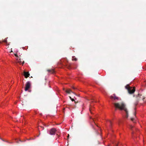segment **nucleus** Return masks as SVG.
Segmentation results:
<instances>
[{
	"instance_id": "f257e3e1",
	"label": "nucleus",
	"mask_w": 146,
	"mask_h": 146,
	"mask_svg": "<svg viewBox=\"0 0 146 146\" xmlns=\"http://www.w3.org/2000/svg\"><path fill=\"white\" fill-rule=\"evenodd\" d=\"M115 106L117 108H119L121 110H124L125 112L126 115V117H128V112L127 109L125 107V104L123 103L119 104V103H115L114 104Z\"/></svg>"
},
{
	"instance_id": "f03ea898",
	"label": "nucleus",
	"mask_w": 146,
	"mask_h": 146,
	"mask_svg": "<svg viewBox=\"0 0 146 146\" xmlns=\"http://www.w3.org/2000/svg\"><path fill=\"white\" fill-rule=\"evenodd\" d=\"M145 97L143 96L142 95L138 94L136 96L135 98V102L134 103L135 106H136L138 104V102L141 100H143V101H144Z\"/></svg>"
},
{
	"instance_id": "7ed1b4c3",
	"label": "nucleus",
	"mask_w": 146,
	"mask_h": 146,
	"mask_svg": "<svg viewBox=\"0 0 146 146\" xmlns=\"http://www.w3.org/2000/svg\"><path fill=\"white\" fill-rule=\"evenodd\" d=\"M125 88L127 90L128 92L130 94H133L135 91V88H132L130 87L128 85L126 86Z\"/></svg>"
},
{
	"instance_id": "20e7f679",
	"label": "nucleus",
	"mask_w": 146,
	"mask_h": 146,
	"mask_svg": "<svg viewBox=\"0 0 146 146\" xmlns=\"http://www.w3.org/2000/svg\"><path fill=\"white\" fill-rule=\"evenodd\" d=\"M31 86V83L30 81H28L26 82L25 87V91H26L29 89Z\"/></svg>"
},
{
	"instance_id": "39448f33",
	"label": "nucleus",
	"mask_w": 146,
	"mask_h": 146,
	"mask_svg": "<svg viewBox=\"0 0 146 146\" xmlns=\"http://www.w3.org/2000/svg\"><path fill=\"white\" fill-rule=\"evenodd\" d=\"M56 130L54 128H53L50 129L49 133L51 135H54L56 132Z\"/></svg>"
},
{
	"instance_id": "423d86ee",
	"label": "nucleus",
	"mask_w": 146,
	"mask_h": 146,
	"mask_svg": "<svg viewBox=\"0 0 146 146\" xmlns=\"http://www.w3.org/2000/svg\"><path fill=\"white\" fill-rule=\"evenodd\" d=\"M110 98L111 100H118L119 99V98L117 97L115 94H113L110 97Z\"/></svg>"
},
{
	"instance_id": "0eeeda50",
	"label": "nucleus",
	"mask_w": 146,
	"mask_h": 146,
	"mask_svg": "<svg viewBox=\"0 0 146 146\" xmlns=\"http://www.w3.org/2000/svg\"><path fill=\"white\" fill-rule=\"evenodd\" d=\"M23 73L24 76L26 78H27L28 77H29V76L30 75V74L29 73V72H26L25 71H24Z\"/></svg>"
},
{
	"instance_id": "6e6552de",
	"label": "nucleus",
	"mask_w": 146,
	"mask_h": 146,
	"mask_svg": "<svg viewBox=\"0 0 146 146\" xmlns=\"http://www.w3.org/2000/svg\"><path fill=\"white\" fill-rule=\"evenodd\" d=\"M64 90H65V92L68 94H70L71 93H72L76 95L75 93H74V92H72V91L70 89H67L66 90H65V89H64Z\"/></svg>"
},
{
	"instance_id": "1a4fd4ad",
	"label": "nucleus",
	"mask_w": 146,
	"mask_h": 146,
	"mask_svg": "<svg viewBox=\"0 0 146 146\" xmlns=\"http://www.w3.org/2000/svg\"><path fill=\"white\" fill-rule=\"evenodd\" d=\"M47 71L51 73V74H54L55 72L53 69H48L47 70Z\"/></svg>"
},
{
	"instance_id": "9d476101",
	"label": "nucleus",
	"mask_w": 146,
	"mask_h": 146,
	"mask_svg": "<svg viewBox=\"0 0 146 146\" xmlns=\"http://www.w3.org/2000/svg\"><path fill=\"white\" fill-rule=\"evenodd\" d=\"M134 128V126L132 125H130V128L132 130V134H133L135 133V131L133 130V128Z\"/></svg>"
},
{
	"instance_id": "9b49d317",
	"label": "nucleus",
	"mask_w": 146,
	"mask_h": 146,
	"mask_svg": "<svg viewBox=\"0 0 146 146\" xmlns=\"http://www.w3.org/2000/svg\"><path fill=\"white\" fill-rule=\"evenodd\" d=\"M18 63H19L20 64H21V63L22 64V65H23V64L24 63V61H23V62H22L21 61V59L19 58V60H18Z\"/></svg>"
},
{
	"instance_id": "f8f14e48",
	"label": "nucleus",
	"mask_w": 146,
	"mask_h": 146,
	"mask_svg": "<svg viewBox=\"0 0 146 146\" xmlns=\"http://www.w3.org/2000/svg\"><path fill=\"white\" fill-rule=\"evenodd\" d=\"M72 60L76 61L77 60V59L75 57V56H73L72 57Z\"/></svg>"
},
{
	"instance_id": "ddd939ff",
	"label": "nucleus",
	"mask_w": 146,
	"mask_h": 146,
	"mask_svg": "<svg viewBox=\"0 0 146 146\" xmlns=\"http://www.w3.org/2000/svg\"><path fill=\"white\" fill-rule=\"evenodd\" d=\"M91 100V102H96L94 100V98L92 99Z\"/></svg>"
},
{
	"instance_id": "4468645a",
	"label": "nucleus",
	"mask_w": 146,
	"mask_h": 146,
	"mask_svg": "<svg viewBox=\"0 0 146 146\" xmlns=\"http://www.w3.org/2000/svg\"><path fill=\"white\" fill-rule=\"evenodd\" d=\"M72 88L74 90H75L76 89V88L74 87V86H72Z\"/></svg>"
},
{
	"instance_id": "2eb2a0df",
	"label": "nucleus",
	"mask_w": 146,
	"mask_h": 146,
	"mask_svg": "<svg viewBox=\"0 0 146 146\" xmlns=\"http://www.w3.org/2000/svg\"><path fill=\"white\" fill-rule=\"evenodd\" d=\"M14 55L15 56L17 57H18V56L16 53L14 54Z\"/></svg>"
},
{
	"instance_id": "dca6fc26",
	"label": "nucleus",
	"mask_w": 146,
	"mask_h": 146,
	"mask_svg": "<svg viewBox=\"0 0 146 146\" xmlns=\"http://www.w3.org/2000/svg\"><path fill=\"white\" fill-rule=\"evenodd\" d=\"M131 121H133V120H134V118H131Z\"/></svg>"
},
{
	"instance_id": "f3484780",
	"label": "nucleus",
	"mask_w": 146,
	"mask_h": 146,
	"mask_svg": "<svg viewBox=\"0 0 146 146\" xmlns=\"http://www.w3.org/2000/svg\"><path fill=\"white\" fill-rule=\"evenodd\" d=\"M71 100L72 101H74V99H72H72H71Z\"/></svg>"
},
{
	"instance_id": "a211bd4d",
	"label": "nucleus",
	"mask_w": 146,
	"mask_h": 146,
	"mask_svg": "<svg viewBox=\"0 0 146 146\" xmlns=\"http://www.w3.org/2000/svg\"><path fill=\"white\" fill-rule=\"evenodd\" d=\"M109 122H110V124L111 125V124H112V123H111V121H109Z\"/></svg>"
},
{
	"instance_id": "6ab92c4d",
	"label": "nucleus",
	"mask_w": 146,
	"mask_h": 146,
	"mask_svg": "<svg viewBox=\"0 0 146 146\" xmlns=\"http://www.w3.org/2000/svg\"><path fill=\"white\" fill-rule=\"evenodd\" d=\"M40 127L42 129H44V127L42 126H40Z\"/></svg>"
},
{
	"instance_id": "aec40b11",
	"label": "nucleus",
	"mask_w": 146,
	"mask_h": 146,
	"mask_svg": "<svg viewBox=\"0 0 146 146\" xmlns=\"http://www.w3.org/2000/svg\"><path fill=\"white\" fill-rule=\"evenodd\" d=\"M91 110L90 108V111L91 113H92V112H91Z\"/></svg>"
},
{
	"instance_id": "412c9836",
	"label": "nucleus",
	"mask_w": 146,
	"mask_h": 146,
	"mask_svg": "<svg viewBox=\"0 0 146 146\" xmlns=\"http://www.w3.org/2000/svg\"><path fill=\"white\" fill-rule=\"evenodd\" d=\"M69 98L71 100L72 99V98L70 96H69Z\"/></svg>"
},
{
	"instance_id": "4be33fe9",
	"label": "nucleus",
	"mask_w": 146,
	"mask_h": 146,
	"mask_svg": "<svg viewBox=\"0 0 146 146\" xmlns=\"http://www.w3.org/2000/svg\"><path fill=\"white\" fill-rule=\"evenodd\" d=\"M4 42H6V40H4Z\"/></svg>"
},
{
	"instance_id": "5701e85b",
	"label": "nucleus",
	"mask_w": 146,
	"mask_h": 146,
	"mask_svg": "<svg viewBox=\"0 0 146 146\" xmlns=\"http://www.w3.org/2000/svg\"><path fill=\"white\" fill-rule=\"evenodd\" d=\"M69 134H68V136H67V137L68 138V137H69Z\"/></svg>"
},
{
	"instance_id": "b1692460",
	"label": "nucleus",
	"mask_w": 146,
	"mask_h": 146,
	"mask_svg": "<svg viewBox=\"0 0 146 146\" xmlns=\"http://www.w3.org/2000/svg\"><path fill=\"white\" fill-rule=\"evenodd\" d=\"M134 116H135V113H134Z\"/></svg>"
},
{
	"instance_id": "393cba45",
	"label": "nucleus",
	"mask_w": 146,
	"mask_h": 146,
	"mask_svg": "<svg viewBox=\"0 0 146 146\" xmlns=\"http://www.w3.org/2000/svg\"><path fill=\"white\" fill-rule=\"evenodd\" d=\"M17 143H19V142H17Z\"/></svg>"
},
{
	"instance_id": "a878e982",
	"label": "nucleus",
	"mask_w": 146,
	"mask_h": 146,
	"mask_svg": "<svg viewBox=\"0 0 146 146\" xmlns=\"http://www.w3.org/2000/svg\"><path fill=\"white\" fill-rule=\"evenodd\" d=\"M1 43V42L0 41V43Z\"/></svg>"
}]
</instances>
